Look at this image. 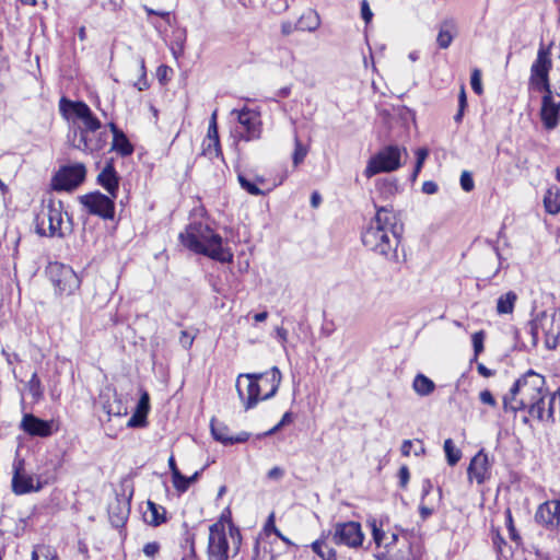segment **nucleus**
<instances>
[{
	"mask_svg": "<svg viewBox=\"0 0 560 560\" xmlns=\"http://www.w3.org/2000/svg\"><path fill=\"white\" fill-rule=\"evenodd\" d=\"M547 393L545 377L529 370L503 397V408L511 412L527 410L532 418L553 423L557 416L560 419V388L550 393L549 408H544L541 404L544 405Z\"/></svg>",
	"mask_w": 560,
	"mask_h": 560,
	"instance_id": "1",
	"label": "nucleus"
},
{
	"mask_svg": "<svg viewBox=\"0 0 560 560\" xmlns=\"http://www.w3.org/2000/svg\"><path fill=\"white\" fill-rule=\"evenodd\" d=\"M401 225L396 213L386 207L376 208L374 218L361 235L363 245L389 261H397Z\"/></svg>",
	"mask_w": 560,
	"mask_h": 560,
	"instance_id": "2",
	"label": "nucleus"
},
{
	"mask_svg": "<svg viewBox=\"0 0 560 560\" xmlns=\"http://www.w3.org/2000/svg\"><path fill=\"white\" fill-rule=\"evenodd\" d=\"M182 244L188 249L208 256L220 262H231L233 253L223 246L222 237L200 222L189 224L179 234Z\"/></svg>",
	"mask_w": 560,
	"mask_h": 560,
	"instance_id": "3",
	"label": "nucleus"
},
{
	"mask_svg": "<svg viewBox=\"0 0 560 560\" xmlns=\"http://www.w3.org/2000/svg\"><path fill=\"white\" fill-rule=\"evenodd\" d=\"M281 383V373L273 366L267 373L240 374L236 389L246 410L254 408L259 400H266L276 395Z\"/></svg>",
	"mask_w": 560,
	"mask_h": 560,
	"instance_id": "4",
	"label": "nucleus"
},
{
	"mask_svg": "<svg viewBox=\"0 0 560 560\" xmlns=\"http://www.w3.org/2000/svg\"><path fill=\"white\" fill-rule=\"evenodd\" d=\"M240 529L230 521L220 518L209 527L207 555L209 560H229L241 547Z\"/></svg>",
	"mask_w": 560,
	"mask_h": 560,
	"instance_id": "5",
	"label": "nucleus"
},
{
	"mask_svg": "<svg viewBox=\"0 0 560 560\" xmlns=\"http://www.w3.org/2000/svg\"><path fill=\"white\" fill-rule=\"evenodd\" d=\"M60 112L66 116L71 112L80 124L73 122V138L78 139L88 133L102 129V122L83 102H74L62 97L59 103Z\"/></svg>",
	"mask_w": 560,
	"mask_h": 560,
	"instance_id": "6",
	"label": "nucleus"
},
{
	"mask_svg": "<svg viewBox=\"0 0 560 560\" xmlns=\"http://www.w3.org/2000/svg\"><path fill=\"white\" fill-rule=\"evenodd\" d=\"M540 331L545 336L546 347L555 349L560 337V314L541 312L530 322L529 332L533 346L537 345Z\"/></svg>",
	"mask_w": 560,
	"mask_h": 560,
	"instance_id": "7",
	"label": "nucleus"
},
{
	"mask_svg": "<svg viewBox=\"0 0 560 560\" xmlns=\"http://www.w3.org/2000/svg\"><path fill=\"white\" fill-rule=\"evenodd\" d=\"M62 223L63 217L61 202L50 200L36 215V233L40 236L62 237L65 235L62 231Z\"/></svg>",
	"mask_w": 560,
	"mask_h": 560,
	"instance_id": "8",
	"label": "nucleus"
},
{
	"mask_svg": "<svg viewBox=\"0 0 560 560\" xmlns=\"http://www.w3.org/2000/svg\"><path fill=\"white\" fill-rule=\"evenodd\" d=\"M408 156L407 150L398 145H387L380 150L368 162L364 175L368 178L378 173H389L401 166V155Z\"/></svg>",
	"mask_w": 560,
	"mask_h": 560,
	"instance_id": "9",
	"label": "nucleus"
},
{
	"mask_svg": "<svg viewBox=\"0 0 560 560\" xmlns=\"http://www.w3.org/2000/svg\"><path fill=\"white\" fill-rule=\"evenodd\" d=\"M46 275L60 295H71L80 288V279L74 270L65 264L54 261L46 267Z\"/></svg>",
	"mask_w": 560,
	"mask_h": 560,
	"instance_id": "10",
	"label": "nucleus"
},
{
	"mask_svg": "<svg viewBox=\"0 0 560 560\" xmlns=\"http://www.w3.org/2000/svg\"><path fill=\"white\" fill-rule=\"evenodd\" d=\"M551 45L540 43L536 59L530 66L529 85L537 91L551 89L549 72L552 68Z\"/></svg>",
	"mask_w": 560,
	"mask_h": 560,
	"instance_id": "11",
	"label": "nucleus"
},
{
	"mask_svg": "<svg viewBox=\"0 0 560 560\" xmlns=\"http://www.w3.org/2000/svg\"><path fill=\"white\" fill-rule=\"evenodd\" d=\"M230 115L237 120L238 125L234 132L240 140L252 141L260 138L261 119L259 112L243 107L242 109L231 110Z\"/></svg>",
	"mask_w": 560,
	"mask_h": 560,
	"instance_id": "12",
	"label": "nucleus"
},
{
	"mask_svg": "<svg viewBox=\"0 0 560 560\" xmlns=\"http://www.w3.org/2000/svg\"><path fill=\"white\" fill-rule=\"evenodd\" d=\"M327 535L336 545H343L349 548L362 546L364 539L360 523L353 521L336 523Z\"/></svg>",
	"mask_w": 560,
	"mask_h": 560,
	"instance_id": "13",
	"label": "nucleus"
},
{
	"mask_svg": "<svg viewBox=\"0 0 560 560\" xmlns=\"http://www.w3.org/2000/svg\"><path fill=\"white\" fill-rule=\"evenodd\" d=\"M86 168L82 163L61 167L52 179L55 190H72L85 178Z\"/></svg>",
	"mask_w": 560,
	"mask_h": 560,
	"instance_id": "14",
	"label": "nucleus"
},
{
	"mask_svg": "<svg viewBox=\"0 0 560 560\" xmlns=\"http://www.w3.org/2000/svg\"><path fill=\"white\" fill-rule=\"evenodd\" d=\"M110 196L103 195L100 191L84 195L80 198L81 203L91 214L103 219H113L115 213V200Z\"/></svg>",
	"mask_w": 560,
	"mask_h": 560,
	"instance_id": "15",
	"label": "nucleus"
},
{
	"mask_svg": "<svg viewBox=\"0 0 560 560\" xmlns=\"http://www.w3.org/2000/svg\"><path fill=\"white\" fill-rule=\"evenodd\" d=\"M107 131L102 128L97 131H94L93 133L79 137L78 139L72 138L71 143L73 148L84 153L92 154L103 150L107 144Z\"/></svg>",
	"mask_w": 560,
	"mask_h": 560,
	"instance_id": "16",
	"label": "nucleus"
},
{
	"mask_svg": "<svg viewBox=\"0 0 560 560\" xmlns=\"http://www.w3.org/2000/svg\"><path fill=\"white\" fill-rule=\"evenodd\" d=\"M44 483L38 477L27 475L21 467L14 468L12 477V491L18 494H26L31 492H38L43 489Z\"/></svg>",
	"mask_w": 560,
	"mask_h": 560,
	"instance_id": "17",
	"label": "nucleus"
},
{
	"mask_svg": "<svg viewBox=\"0 0 560 560\" xmlns=\"http://www.w3.org/2000/svg\"><path fill=\"white\" fill-rule=\"evenodd\" d=\"M468 480L476 481L478 485L483 483L491 476L490 463L488 455L483 451H479L470 460L467 469Z\"/></svg>",
	"mask_w": 560,
	"mask_h": 560,
	"instance_id": "18",
	"label": "nucleus"
},
{
	"mask_svg": "<svg viewBox=\"0 0 560 560\" xmlns=\"http://www.w3.org/2000/svg\"><path fill=\"white\" fill-rule=\"evenodd\" d=\"M537 523L555 528L560 524V501L552 500L541 503L535 514Z\"/></svg>",
	"mask_w": 560,
	"mask_h": 560,
	"instance_id": "19",
	"label": "nucleus"
},
{
	"mask_svg": "<svg viewBox=\"0 0 560 560\" xmlns=\"http://www.w3.org/2000/svg\"><path fill=\"white\" fill-rule=\"evenodd\" d=\"M541 92L545 95L542 96L540 117L547 129H553L559 122L560 103L553 101L551 89Z\"/></svg>",
	"mask_w": 560,
	"mask_h": 560,
	"instance_id": "20",
	"label": "nucleus"
},
{
	"mask_svg": "<svg viewBox=\"0 0 560 560\" xmlns=\"http://www.w3.org/2000/svg\"><path fill=\"white\" fill-rule=\"evenodd\" d=\"M52 421L42 420L32 413L24 415L21 421V428L24 432L40 438H47L52 434Z\"/></svg>",
	"mask_w": 560,
	"mask_h": 560,
	"instance_id": "21",
	"label": "nucleus"
},
{
	"mask_svg": "<svg viewBox=\"0 0 560 560\" xmlns=\"http://www.w3.org/2000/svg\"><path fill=\"white\" fill-rule=\"evenodd\" d=\"M210 427L213 439L224 445L244 443L249 439V433L247 432H241L235 436L231 435L229 428L214 419H212Z\"/></svg>",
	"mask_w": 560,
	"mask_h": 560,
	"instance_id": "22",
	"label": "nucleus"
},
{
	"mask_svg": "<svg viewBox=\"0 0 560 560\" xmlns=\"http://www.w3.org/2000/svg\"><path fill=\"white\" fill-rule=\"evenodd\" d=\"M438 28L439 33L436 37V43L440 48L446 49L451 46L453 39L458 34L457 22L454 18L448 16L440 22Z\"/></svg>",
	"mask_w": 560,
	"mask_h": 560,
	"instance_id": "23",
	"label": "nucleus"
},
{
	"mask_svg": "<svg viewBox=\"0 0 560 560\" xmlns=\"http://www.w3.org/2000/svg\"><path fill=\"white\" fill-rule=\"evenodd\" d=\"M97 183L112 198H117L119 177L112 162L107 163L98 174Z\"/></svg>",
	"mask_w": 560,
	"mask_h": 560,
	"instance_id": "24",
	"label": "nucleus"
},
{
	"mask_svg": "<svg viewBox=\"0 0 560 560\" xmlns=\"http://www.w3.org/2000/svg\"><path fill=\"white\" fill-rule=\"evenodd\" d=\"M149 412V395L143 393L141 396L136 412L127 422L128 428H141L145 425L147 415Z\"/></svg>",
	"mask_w": 560,
	"mask_h": 560,
	"instance_id": "25",
	"label": "nucleus"
},
{
	"mask_svg": "<svg viewBox=\"0 0 560 560\" xmlns=\"http://www.w3.org/2000/svg\"><path fill=\"white\" fill-rule=\"evenodd\" d=\"M328 538L329 536L323 533L319 539L312 542L311 549L322 560H337L336 550L328 545Z\"/></svg>",
	"mask_w": 560,
	"mask_h": 560,
	"instance_id": "26",
	"label": "nucleus"
},
{
	"mask_svg": "<svg viewBox=\"0 0 560 560\" xmlns=\"http://www.w3.org/2000/svg\"><path fill=\"white\" fill-rule=\"evenodd\" d=\"M320 25V19L316 11L308 9L295 22L298 31L314 32Z\"/></svg>",
	"mask_w": 560,
	"mask_h": 560,
	"instance_id": "27",
	"label": "nucleus"
},
{
	"mask_svg": "<svg viewBox=\"0 0 560 560\" xmlns=\"http://www.w3.org/2000/svg\"><path fill=\"white\" fill-rule=\"evenodd\" d=\"M147 524L151 526H159L166 521L165 509L151 501L148 502V510L143 515Z\"/></svg>",
	"mask_w": 560,
	"mask_h": 560,
	"instance_id": "28",
	"label": "nucleus"
},
{
	"mask_svg": "<svg viewBox=\"0 0 560 560\" xmlns=\"http://www.w3.org/2000/svg\"><path fill=\"white\" fill-rule=\"evenodd\" d=\"M412 389L421 397L429 396L435 390L434 382L422 373H418L412 382Z\"/></svg>",
	"mask_w": 560,
	"mask_h": 560,
	"instance_id": "29",
	"label": "nucleus"
},
{
	"mask_svg": "<svg viewBox=\"0 0 560 560\" xmlns=\"http://www.w3.org/2000/svg\"><path fill=\"white\" fill-rule=\"evenodd\" d=\"M544 206L550 214L560 212V189L557 186H551L547 189L544 197Z\"/></svg>",
	"mask_w": 560,
	"mask_h": 560,
	"instance_id": "30",
	"label": "nucleus"
},
{
	"mask_svg": "<svg viewBox=\"0 0 560 560\" xmlns=\"http://www.w3.org/2000/svg\"><path fill=\"white\" fill-rule=\"evenodd\" d=\"M112 150L116 151L121 156H129L133 153V145L127 136L121 132L113 138Z\"/></svg>",
	"mask_w": 560,
	"mask_h": 560,
	"instance_id": "31",
	"label": "nucleus"
},
{
	"mask_svg": "<svg viewBox=\"0 0 560 560\" xmlns=\"http://www.w3.org/2000/svg\"><path fill=\"white\" fill-rule=\"evenodd\" d=\"M517 295L513 291H509L502 294L497 301V312L499 315L512 314Z\"/></svg>",
	"mask_w": 560,
	"mask_h": 560,
	"instance_id": "32",
	"label": "nucleus"
},
{
	"mask_svg": "<svg viewBox=\"0 0 560 560\" xmlns=\"http://www.w3.org/2000/svg\"><path fill=\"white\" fill-rule=\"evenodd\" d=\"M103 409L108 416L122 417L127 415V407L116 394H114L113 401L103 404Z\"/></svg>",
	"mask_w": 560,
	"mask_h": 560,
	"instance_id": "33",
	"label": "nucleus"
},
{
	"mask_svg": "<svg viewBox=\"0 0 560 560\" xmlns=\"http://www.w3.org/2000/svg\"><path fill=\"white\" fill-rule=\"evenodd\" d=\"M443 448H444V452H445L447 464L450 466H455L459 462V459L462 457L460 450H458L454 445V442L451 439H447V440L444 441Z\"/></svg>",
	"mask_w": 560,
	"mask_h": 560,
	"instance_id": "34",
	"label": "nucleus"
},
{
	"mask_svg": "<svg viewBox=\"0 0 560 560\" xmlns=\"http://www.w3.org/2000/svg\"><path fill=\"white\" fill-rule=\"evenodd\" d=\"M57 558L56 551L49 546L39 545L32 551V560H57Z\"/></svg>",
	"mask_w": 560,
	"mask_h": 560,
	"instance_id": "35",
	"label": "nucleus"
},
{
	"mask_svg": "<svg viewBox=\"0 0 560 560\" xmlns=\"http://www.w3.org/2000/svg\"><path fill=\"white\" fill-rule=\"evenodd\" d=\"M308 153V147L303 144L299 137H294V151L292 154V162L294 166H299L306 158Z\"/></svg>",
	"mask_w": 560,
	"mask_h": 560,
	"instance_id": "36",
	"label": "nucleus"
},
{
	"mask_svg": "<svg viewBox=\"0 0 560 560\" xmlns=\"http://www.w3.org/2000/svg\"><path fill=\"white\" fill-rule=\"evenodd\" d=\"M202 153L207 156H209L210 159H213V158H219L222 152H221V145H220V140H218V143L217 145L211 141V138H206L203 140V143H202Z\"/></svg>",
	"mask_w": 560,
	"mask_h": 560,
	"instance_id": "37",
	"label": "nucleus"
},
{
	"mask_svg": "<svg viewBox=\"0 0 560 560\" xmlns=\"http://www.w3.org/2000/svg\"><path fill=\"white\" fill-rule=\"evenodd\" d=\"M238 183L243 189H245L248 194L253 196L262 195L261 189L250 179H248L245 175H238Z\"/></svg>",
	"mask_w": 560,
	"mask_h": 560,
	"instance_id": "38",
	"label": "nucleus"
},
{
	"mask_svg": "<svg viewBox=\"0 0 560 560\" xmlns=\"http://www.w3.org/2000/svg\"><path fill=\"white\" fill-rule=\"evenodd\" d=\"M172 481L174 488L179 492L184 493L189 488L188 477L184 476L180 471H175V475L172 476Z\"/></svg>",
	"mask_w": 560,
	"mask_h": 560,
	"instance_id": "39",
	"label": "nucleus"
},
{
	"mask_svg": "<svg viewBox=\"0 0 560 560\" xmlns=\"http://www.w3.org/2000/svg\"><path fill=\"white\" fill-rule=\"evenodd\" d=\"M186 40V32L182 31L172 44V52L175 58H179L184 55V45Z\"/></svg>",
	"mask_w": 560,
	"mask_h": 560,
	"instance_id": "40",
	"label": "nucleus"
},
{
	"mask_svg": "<svg viewBox=\"0 0 560 560\" xmlns=\"http://www.w3.org/2000/svg\"><path fill=\"white\" fill-rule=\"evenodd\" d=\"M429 152L427 149L424 148H420L416 151V156H417V162H416V165H415V170H413V173H412V178L415 179L418 174L420 173L422 166H423V163L428 156Z\"/></svg>",
	"mask_w": 560,
	"mask_h": 560,
	"instance_id": "41",
	"label": "nucleus"
},
{
	"mask_svg": "<svg viewBox=\"0 0 560 560\" xmlns=\"http://www.w3.org/2000/svg\"><path fill=\"white\" fill-rule=\"evenodd\" d=\"M470 84L474 92L478 95L482 94V84H481V71L479 69H474L471 72Z\"/></svg>",
	"mask_w": 560,
	"mask_h": 560,
	"instance_id": "42",
	"label": "nucleus"
},
{
	"mask_svg": "<svg viewBox=\"0 0 560 560\" xmlns=\"http://www.w3.org/2000/svg\"><path fill=\"white\" fill-rule=\"evenodd\" d=\"M460 187L464 191L469 192L474 189L475 183L471 174L468 171L462 172L460 175Z\"/></svg>",
	"mask_w": 560,
	"mask_h": 560,
	"instance_id": "43",
	"label": "nucleus"
},
{
	"mask_svg": "<svg viewBox=\"0 0 560 560\" xmlns=\"http://www.w3.org/2000/svg\"><path fill=\"white\" fill-rule=\"evenodd\" d=\"M28 389L34 397H39L42 395V384L37 373H33L31 380L28 381Z\"/></svg>",
	"mask_w": 560,
	"mask_h": 560,
	"instance_id": "44",
	"label": "nucleus"
},
{
	"mask_svg": "<svg viewBox=\"0 0 560 560\" xmlns=\"http://www.w3.org/2000/svg\"><path fill=\"white\" fill-rule=\"evenodd\" d=\"M483 331H477L472 335L475 357H477L483 351Z\"/></svg>",
	"mask_w": 560,
	"mask_h": 560,
	"instance_id": "45",
	"label": "nucleus"
},
{
	"mask_svg": "<svg viewBox=\"0 0 560 560\" xmlns=\"http://www.w3.org/2000/svg\"><path fill=\"white\" fill-rule=\"evenodd\" d=\"M371 527H372L373 540L375 541V544L377 546H381L384 542V537H385L384 530H382V528H380L377 526L376 521H373L371 523Z\"/></svg>",
	"mask_w": 560,
	"mask_h": 560,
	"instance_id": "46",
	"label": "nucleus"
},
{
	"mask_svg": "<svg viewBox=\"0 0 560 560\" xmlns=\"http://www.w3.org/2000/svg\"><path fill=\"white\" fill-rule=\"evenodd\" d=\"M195 338H196L195 334H191L187 330H183L179 336V343L185 349H189L192 346Z\"/></svg>",
	"mask_w": 560,
	"mask_h": 560,
	"instance_id": "47",
	"label": "nucleus"
},
{
	"mask_svg": "<svg viewBox=\"0 0 560 560\" xmlns=\"http://www.w3.org/2000/svg\"><path fill=\"white\" fill-rule=\"evenodd\" d=\"M479 399L482 404L488 405L490 407L497 406L495 398L493 397L492 393L488 389L480 392Z\"/></svg>",
	"mask_w": 560,
	"mask_h": 560,
	"instance_id": "48",
	"label": "nucleus"
},
{
	"mask_svg": "<svg viewBox=\"0 0 560 560\" xmlns=\"http://www.w3.org/2000/svg\"><path fill=\"white\" fill-rule=\"evenodd\" d=\"M361 16L366 24L370 23L373 19V12L366 0L361 1Z\"/></svg>",
	"mask_w": 560,
	"mask_h": 560,
	"instance_id": "49",
	"label": "nucleus"
},
{
	"mask_svg": "<svg viewBox=\"0 0 560 560\" xmlns=\"http://www.w3.org/2000/svg\"><path fill=\"white\" fill-rule=\"evenodd\" d=\"M398 478H399V486L401 488H406L409 482V479H410V472H409V469L407 466L404 465L400 467L399 472H398Z\"/></svg>",
	"mask_w": 560,
	"mask_h": 560,
	"instance_id": "50",
	"label": "nucleus"
},
{
	"mask_svg": "<svg viewBox=\"0 0 560 560\" xmlns=\"http://www.w3.org/2000/svg\"><path fill=\"white\" fill-rule=\"evenodd\" d=\"M159 550H160V545L155 541L148 542L143 547V553L147 557H151V558H153L159 552Z\"/></svg>",
	"mask_w": 560,
	"mask_h": 560,
	"instance_id": "51",
	"label": "nucleus"
},
{
	"mask_svg": "<svg viewBox=\"0 0 560 560\" xmlns=\"http://www.w3.org/2000/svg\"><path fill=\"white\" fill-rule=\"evenodd\" d=\"M493 546L499 555H503V547L506 545L504 539L499 535L495 534L492 538Z\"/></svg>",
	"mask_w": 560,
	"mask_h": 560,
	"instance_id": "52",
	"label": "nucleus"
},
{
	"mask_svg": "<svg viewBox=\"0 0 560 560\" xmlns=\"http://www.w3.org/2000/svg\"><path fill=\"white\" fill-rule=\"evenodd\" d=\"M207 138H211V141L217 145L218 140H219L217 124H209Z\"/></svg>",
	"mask_w": 560,
	"mask_h": 560,
	"instance_id": "53",
	"label": "nucleus"
},
{
	"mask_svg": "<svg viewBox=\"0 0 560 560\" xmlns=\"http://www.w3.org/2000/svg\"><path fill=\"white\" fill-rule=\"evenodd\" d=\"M439 187L436 183L432 180H427L422 184V191L428 195H433L438 191Z\"/></svg>",
	"mask_w": 560,
	"mask_h": 560,
	"instance_id": "54",
	"label": "nucleus"
},
{
	"mask_svg": "<svg viewBox=\"0 0 560 560\" xmlns=\"http://www.w3.org/2000/svg\"><path fill=\"white\" fill-rule=\"evenodd\" d=\"M283 469L278 466L272 467L267 474L268 478L271 480H280L283 477Z\"/></svg>",
	"mask_w": 560,
	"mask_h": 560,
	"instance_id": "55",
	"label": "nucleus"
},
{
	"mask_svg": "<svg viewBox=\"0 0 560 560\" xmlns=\"http://www.w3.org/2000/svg\"><path fill=\"white\" fill-rule=\"evenodd\" d=\"M294 31H298V27H295V23L287 21L281 24V33L283 35L288 36L292 34Z\"/></svg>",
	"mask_w": 560,
	"mask_h": 560,
	"instance_id": "56",
	"label": "nucleus"
},
{
	"mask_svg": "<svg viewBox=\"0 0 560 560\" xmlns=\"http://www.w3.org/2000/svg\"><path fill=\"white\" fill-rule=\"evenodd\" d=\"M433 511H434L433 506H429L424 503H421L419 506V512H420V516L422 517V520H427L429 516H431L433 514Z\"/></svg>",
	"mask_w": 560,
	"mask_h": 560,
	"instance_id": "57",
	"label": "nucleus"
},
{
	"mask_svg": "<svg viewBox=\"0 0 560 560\" xmlns=\"http://www.w3.org/2000/svg\"><path fill=\"white\" fill-rule=\"evenodd\" d=\"M412 446H413V441H411V440L402 441L401 448H400L401 450V454L404 456H409L410 453H411Z\"/></svg>",
	"mask_w": 560,
	"mask_h": 560,
	"instance_id": "58",
	"label": "nucleus"
},
{
	"mask_svg": "<svg viewBox=\"0 0 560 560\" xmlns=\"http://www.w3.org/2000/svg\"><path fill=\"white\" fill-rule=\"evenodd\" d=\"M508 524H509V532H510V536L513 540H518L520 539V536L516 534L515 532V528L512 524V516H511V513L508 512Z\"/></svg>",
	"mask_w": 560,
	"mask_h": 560,
	"instance_id": "59",
	"label": "nucleus"
},
{
	"mask_svg": "<svg viewBox=\"0 0 560 560\" xmlns=\"http://www.w3.org/2000/svg\"><path fill=\"white\" fill-rule=\"evenodd\" d=\"M276 332H277V337L279 338L280 342L282 345L285 343L288 340V330L284 329L283 327H278L276 329Z\"/></svg>",
	"mask_w": 560,
	"mask_h": 560,
	"instance_id": "60",
	"label": "nucleus"
},
{
	"mask_svg": "<svg viewBox=\"0 0 560 560\" xmlns=\"http://www.w3.org/2000/svg\"><path fill=\"white\" fill-rule=\"evenodd\" d=\"M145 11H147L148 14L159 15V16L165 19L167 22L170 20V12L154 11L153 9H150V8H145Z\"/></svg>",
	"mask_w": 560,
	"mask_h": 560,
	"instance_id": "61",
	"label": "nucleus"
},
{
	"mask_svg": "<svg viewBox=\"0 0 560 560\" xmlns=\"http://www.w3.org/2000/svg\"><path fill=\"white\" fill-rule=\"evenodd\" d=\"M432 487L433 486L430 480H424L423 486H422V501L425 499V497L429 495V493L432 490Z\"/></svg>",
	"mask_w": 560,
	"mask_h": 560,
	"instance_id": "62",
	"label": "nucleus"
},
{
	"mask_svg": "<svg viewBox=\"0 0 560 560\" xmlns=\"http://www.w3.org/2000/svg\"><path fill=\"white\" fill-rule=\"evenodd\" d=\"M477 370L479 372L480 375L485 376V377H490L493 375V372L491 370H489L488 368H486L483 364H478L477 366Z\"/></svg>",
	"mask_w": 560,
	"mask_h": 560,
	"instance_id": "63",
	"label": "nucleus"
},
{
	"mask_svg": "<svg viewBox=\"0 0 560 560\" xmlns=\"http://www.w3.org/2000/svg\"><path fill=\"white\" fill-rule=\"evenodd\" d=\"M322 202V197L318 192H313L312 196H311V205L312 207L314 208H317L319 206V203Z\"/></svg>",
	"mask_w": 560,
	"mask_h": 560,
	"instance_id": "64",
	"label": "nucleus"
}]
</instances>
